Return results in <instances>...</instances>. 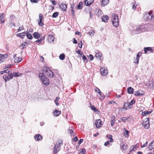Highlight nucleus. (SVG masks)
<instances>
[{"mask_svg": "<svg viewBox=\"0 0 154 154\" xmlns=\"http://www.w3.org/2000/svg\"><path fill=\"white\" fill-rule=\"evenodd\" d=\"M94 32L95 31L94 30L91 29L89 31V34L91 35H93Z\"/></svg>", "mask_w": 154, "mask_h": 154, "instance_id": "obj_43", "label": "nucleus"}, {"mask_svg": "<svg viewBox=\"0 0 154 154\" xmlns=\"http://www.w3.org/2000/svg\"><path fill=\"white\" fill-rule=\"evenodd\" d=\"M143 125L145 129L148 128L149 127V121H146L143 122Z\"/></svg>", "mask_w": 154, "mask_h": 154, "instance_id": "obj_19", "label": "nucleus"}, {"mask_svg": "<svg viewBox=\"0 0 154 154\" xmlns=\"http://www.w3.org/2000/svg\"><path fill=\"white\" fill-rule=\"evenodd\" d=\"M5 15L4 13L0 14V21L1 23H3L5 22Z\"/></svg>", "mask_w": 154, "mask_h": 154, "instance_id": "obj_17", "label": "nucleus"}, {"mask_svg": "<svg viewBox=\"0 0 154 154\" xmlns=\"http://www.w3.org/2000/svg\"><path fill=\"white\" fill-rule=\"evenodd\" d=\"M100 72L102 75L105 76L108 74V71L106 67H103L101 68L100 70Z\"/></svg>", "mask_w": 154, "mask_h": 154, "instance_id": "obj_6", "label": "nucleus"}, {"mask_svg": "<svg viewBox=\"0 0 154 154\" xmlns=\"http://www.w3.org/2000/svg\"><path fill=\"white\" fill-rule=\"evenodd\" d=\"M79 154H85V150L84 149H83L79 153Z\"/></svg>", "mask_w": 154, "mask_h": 154, "instance_id": "obj_46", "label": "nucleus"}, {"mask_svg": "<svg viewBox=\"0 0 154 154\" xmlns=\"http://www.w3.org/2000/svg\"><path fill=\"white\" fill-rule=\"evenodd\" d=\"M144 17L145 20L147 21L152 20L153 17L152 12L149 11L148 13H146L144 15Z\"/></svg>", "mask_w": 154, "mask_h": 154, "instance_id": "obj_5", "label": "nucleus"}, {"mask_svg": "<svg viewBox=\"0 0 154 154\" xmlns=\"http://www.w3.org/2000/svg\"><path fill=\"white\" fill-rule=\"evenodd\" d=\"M22 60V58L21 57H17L14 60V62L15 63H19Z\"/></svg>", "mask_w": 154, "mask_h": 154, "instance_id": "obj_29", "label": "nucleus"}, {"mask_svg": "<svg viewBox=\"0 0 154 154\" xmlns=\"http://www.w3.org/2000/svg\"><path fill=\"white\" fill-rule=\"evenodd\" d=\"M31 2L34 3H37L39 0H30Z\"/></svg>", "mask_w": 154, "mask_h": 154, "instance_id": "obj_52", "label": "nucleus"}, {"mask_svg": "<svg viewBox=\"0 0 154 154\" xmlns=\"http://www.w3.org/2000/svg\"><path fill=\"white\" fill-rule=\"evenodd\" d=\"M38 76L40 78L41 81L44 85L46 86H47L49 85V80L44 74L42 73H39Z\"/></svg>", "mask_w": 154, "mask_h": 154, "instance_id": "obj_2", "label": "nucleus"}, {"mask_svg": "<svg viewBox=\"0 0 154 154\" xmlns=\"http://www.w3.org/2000/svg\"><path fill=\"white\" fill-rule=\"evenodd\" d=\"M42 39H39L36 40L35 42L37 43H39L38 44H39L42 42Z\"/></svg>", "mask_w": 154, "mask_h": 154, "instance_id": "obj_55", "label": "nucleus"}, {"mask_svg": "<svg viewBox=\"0 0 154 154\" xmlns=\"http://www.w3.org/2000/svg\"><path fill=\"white\" fill-rule=\"evenodd\" d=\"M54 39V37L52 35H49L48 37V40L49 42L51 43L53 42Z\"/></svg>", "mask_w": 154, "mask_h": 154, "instance_id": "obj_16", "label": "nucleus"}, {"mask_svg": "<svg viewBox=\"0 0 154 154\" xmlns=\"http://www.w3.org/2000/svg\"><path fill=\"white\" fill-rule=\"evenodd\" d=\"M83 5V3L82 2H80L79 4L77 5L76 8L79 9L80 10L82 8V6Z\"/></svg>", "mask_w": 154, "mask_h": 154, "instance_id": "obj_25", "label": "nucleus"}, {"mask_svg": "<svg viewBox=\"0 0 154 154\" xmlns=\"http://www.w3.org/2000/svg\"><path fill=\"white\" fill-rule=\"evenodd\" d=\"M59 13L58 12H55L53 14L52 17L53 18H56L58 15Z\"/></svg>", "mask_w": 154, "mask_h": 154, "instance_id": "obj_41", "label": "nucleus"}, {"mask_svg": "<svg viewBox=\"0 0 154 154\" xmlns=\"http://www.w3.org/2000/svg\"><path fill=\"white\" fill-rule=\"evenodd\" d=\"M144 93L143 92L138 90L134 92V94L136 96H142L143 95Z\"/></svg>", "mask_w": 154, "mask_h": 154, "instance_id": "obj_14", "label": "nucleus"}, {"mask_svg": "<svg viewBox=\"0 0 154 154\" xmlns=\"http://www.w3.org/2000/svg\"><path fill=\"white\" fill-rule=\"evenodd\" d=\"M60 111L57 110L56 109H55L54 112V115L56 116H58L60 114Z\"/></svg>", "mask_w": 154, "mask_h": 154, "instance_id": "obj_36", "label": "nucleus"}, {"mask_svg": "<svg viewBox=\"0 0 154 154\" xmlns=\"http://www.w3.org/2000/svg\"><path fill=\"white\" fill-rule=\"evenodd\" d=\"M65 58V55L63 54H60L59 56V58L61 60H63Z\"/></svg>", "mask_w": 154, "mask_h": 154, "instance_id": "obj_39", "label": "nucleus"}, {"mask_svg": "<svg viewBox=\"0 0 154 154\" xmlns=\"http://www.w3.org/2000/svg\"><path fill=\"white\" fill-rule=\"evenodd\" d=\"M147 144H148L147 142H146L145 144H143V145H142L141 146V148H143V147L146 146L147 145Z\"/></svg>", "mask_w": 154, "mask_h": 154, "instance_id": "obj_56", "label": "nucleus"}, {"mask_svg": "<svg viewBox=\"0 0 154 154\" xmlns=\"http://www.w3.org/2000/svg\"><path fill=\"white\" fill-rule=\"evenodd\" d=\"M121 120L122 121L124 122H125L126 120L127 122H130L131 120V119L129 117H122Z\"/></svg>", "mask_w": 154, "mask_h": 154, "instance_id": "obj_18", "label": "nucleus"}, {"mask_svg": "<svg viewBox=\"0 0 154 154\" xmlns=\"http://www.w3.org/2000/svg\"><path fill=\"white\" fill-rule=\"evenodd\" d=\"M109 141H107L105 143L104 145L105 146H106L107 145L109 144Z\"/></svg>", "mask_w": 154, "mask_h": 154, "instance_id": "obj_60", "label": "nucleus"}, {"mask_svg": "<svg viewBox=\"0 0 154 154\" xmlns=\"http://www.w3.org/2000/svg\"><path fill=\"white\" fill-rule=\"evenodd\" d=\"M121 146L123 150H125L127 149V145L122 143L121 144Z\"/></svg>", "mask_w": 154, "mask_h": 154, "instance_id": "obj_37", "label": "nucleus"}, {"mask_svg": "<svg viewBox=\"0 0 154 154\" xmlns=\"http://www.w3.org/2000/svg\"><path fill=\"white\" fill-rule=\"evenodd\" d=\"M8 56V55L7 54H0V63H1L3 62L5 60V59L7 58Z\"/></svg>", "mask_w": 154, "mask_h": 154, "instance_id": "obj_9", "label": "nucleus"}, {"mask_svg": "<svg viewBox=\"0 0 154 154\" xmlns=\"http://www.w3.org/2000/svg\"><path fill=\"white\" fill-rule=\"evenodd\" d=\"M51 2L54 5H56V3L55 1L52 0L51 1Z\"/></svg>", "mask_w": 154, "mask_h": 154, "instance_id": "obj_62", "label": "nucleus"}, {"mask_svg": "<svg viewBox=\"0 0 154 154\" xmlns=\"http://www.w3.org/2000/svg\"><path fill=\"white\" fill-rule=\"evenodd\" d=\"M10 72V71L8 70H6L2 71H0V75L2 74L5 73H8Z\"/></svg>", "mask_w": 154, "mask_h": 154, "instance_id": "obj_38", "label": "nucleus"}, {"mask_svg": "<svg viewBox=\"0 0 154 154\" xmlns=\"http://www.w3.org/2000/svg\"><path fill=\"white\" fill-rule=\"evenodd\" d=\"M7 75L8 76V78H9L10 80H11L13 78V74L11 73H8V74H7Z\"/></svg>", "mask_w": 154, "mask_h": 154, "instance_id": "obj_42", "label": "nucleus"}, {"mask_svg": "<svg viewBox=\"0 0 154 154\" xmlns=\"http://www.w3.org/2000/svg\"><path fill=\"white\" fill-rule=\"evenodd\" d=\"M81 50H78L76 52V53L79 54H80L81 55H82V54H83V53H81Z\"/></svg>", "mask_w": 154, "mask_h": 154, "instance_id": "obj_57", "label": "nucleus"}, {"mask_svg": "<svg viewBox=\"0 0 154 154\" xmlns=\"http://www.w3.org/2000/svg\"><path fill=\"white\" fill-rule=\"evenodd\" d=\"M125 136L126 137H128V134L129 133V131L126 130H125Z\"/></svg>", "mask_w": 154, "mask_h": 154, "instance_id": "obj_51", "label": "nucleus"}, {"mask_svg": "<svg viewBox=\"0 0 154 154\" xmlns=\"http://www.w3.org/2000/svg\"><path fill=\"white\" fill-rule=\"evenodd\" d=\"M11 67V65H6L3 66V68L4 69H6L10 68Z\"/></svg>", "mask_w": 154, "mask_h": 154, "instance_id": "obj_50", "label": "nucleus"}, {"mask_svg": "<svg viewBox=\"0 0 154 154\" xmlns=\"http://www.w3.org/2000/svg\"><path fill=\"white\" fill-rule=\"evenodd\" d=\"M33 36L36 39H38L40 38V35L38 32H35L33 34Z\"/></svg>", "mask_w": 154, "mask_h": 154, "instance_id": "obj_31", "label": "nucleus"}, {"mask_svg": "<svg viewBox=\"0 0 154 154\" xmlns=\"http://www.w3.org/2000/svg\"><path fill=\"white\" fill-rule=\"evenodd\" d=\"M102 21L104 22H106L109 19V17L108 16H103L101 18Z\"/></svg>", "mask_w": 154, "mask_h": 154, "instance_id": "obj_23", "label": "nucleus"}, {"mask_svg": "<svg viewBox=\"0 0 154 154\" xmlns=\"http://www.w3.org/2000/svg\"><path fill=\"white\" fill-rule=\"evenodd\" d=\"M96 12L97 13L96 15H97L98 17H100L103 14L102 11L99 8L96 9Z\"/></svg>", "mask_w": 154, "mask_h": 154, "instance_id": "obj_20", "label": "nucleus"}, {"mask_svg": "<svg viewBox=\"0 0 154 154\" xmlns=\"http://www.w3.org/2000/svg\"><path fill=\"white\" fill-rule=\"evenodd\" d=\"M68 132L70 134H72L73 133V131L71 129H68Z\"/></svg>", "mask_w": 154, "mask_h": 154, "instance_id": "obj_54", "label": "nucleus"}, {"mask_svg": "<svg viewBox=\"0 0 154 154\" xmlns=\"http://www.w3.org/2000/svg\"><path fill=\"white\" fill-rule=\"evenodd\" d=\"M89 58L91 60H92L94 59L93 56L91 54H90L89 55Z\"/></svg>", "mask_w": 154, "mask_h": 154, "instance_id": "obj_53", "label": "nucleus"}, {"mask_svg": "<svg viewBox=\"0 0 154 154\" xmlns=\"http://www.w3.org/2000/svg\"><path fill=\"white\" fill-rule=\"evenodd\" d=\"M142 54V53L141 52H139L137 54L136 57L140 59V57L141 55Z\"/></svg>", "mask_w": 154, "mask_h": 154, "instance_id": "obj_49", "label": "nucleus"}, {"mask_svg": "<svg viewBox=\"0 0 154 154\" xmlns=\"http://www.w3.org/2000/svg\"><path fill=\"white\" fill-rule=\"evenodd\" d=\"M23 29V27L22 26V27H20L19 29H18V31H21V29Z\"/></svg>", "mask_w": 154, "mask_h": 154, "instance_id": "obj_61", "label": "nucleus"}, {"mask_svg": "<svg viewBox=\"0 0 154 154\" xmlns=\"http://www.w3.org/2000/svg\"><path fill=\"white\" fill-rule=\"evenodd\" d=\"M83 140L82 139H80L78 141V144H80L83 141Z\"/></svg>", "mask_w": 154, "mask_h": 154, "instance_id": "obj_58", "label": "nucleus"}, {"mask_svg": "<svg viewBox=\"0 0 154 154\" xmlns=\"http://www.w3.org/2000/svg\"><path fill=\"white\" fill-rule=\"evenodd\" d=\"M115 117L114 116H113L111 118V119L110 122H111V125L112 126L114 125V124L115 122Z\"/></svg>", "mask_w": 154, "mask_h": 154, "instance_id": "obj_33", "label": "nucleus"}, {"mask_svg": "<svg viewBox=\"0 0 154 154\" xmlns=\"http://www.w3.org/2000/svg\"><path fill=\"white\" fill-rule=\"evenodd\" d=\"M139 58L136 57V59H135L134 60V63L135 64H138L139 62Z\"/></svg>", "mask_w": 154, "mask_h": 154, "instance_id": "obj_47", "label": "nucleus"}, {"mask_svg": "<svg viewBox=\"0 0 154 154\" xmlns=\"http://www.w3.org/2000/svg\"><path fill=\"white\" fill-rule=\"evenodd\" d=\"M25 32L26 35L28 39H31L32 38V35L30 33L28 32V31Z\"/></svg>", "mask_w": 154, "mask_h": 154, "instance_id": "obj_30", "label": "nucleus"}, {"mask_svg": "<svg viewBox=\"0 0 154 154\" xmlns=\"http://www.w3.org/2000/svg\"><path fill=\"white\" fill-rule=\"evenodd\" d=\"M93 2V0H91L89 1H88L87 0H85V5H86L88 6L90 5H91L92 4Z\"/></svg>", "mask_w": 154, "mask_h": 154, "instance_id": "obj_21", "label": "nucleus"}, {"mask_svg": "<svg viewBox=\"0 0 154 154\" xmlns=\"http://www.w3.org/2000/svg\"><path fill=\"white\" fill-rule=\"evenodd\" d=\"M60 7L62 10L65 11L67 8V5L65 4L62 3L60 5Z\"/></svg>", "mask_w": 154, "mask_h": 154, "instance_id": "obj_15", "label": "nucleus"}, {"mask_svg": "<svg viewBox=\"0 0 154 154\" xmlns=\"http://www.w3.org/2000/svg\"><path fill=\"white\" fill-rule=\"evenodd\" d=\"M26 35V32H24L22 33H19L17 34V36L20 37L21 38H23Z\"/></svg>", "mask_w": 154, "mask_h": 154, "instance_id": "obj_24", "label": "nucleus"}, {"mask_svg": "<svg viewBox=\"0 0 154 154\" xmlns=\"http://www.w3.org/2000/svg\"><path fill=\"white\" fill-rule=\"evenodd\" d=\"M97 93L98 94V95L99 96V97L100 100H103L105 98V96L104 95H102V93L101 91L98 92Z\"/></svg>", "mask_w": 154, "mask_h": 154, "instance_id": "obj_32", "label": "nucleus"}, {"mask_svg": "<svg viewBox=\"0 0 154 154\" xmlns=\"http://www.w3.org/2000/svg\"><path fill=\"white\" fill-rule=\"evenodd\" d=\"M145 26L143 24L138 26L133 25L131 29L132 33L133 34H139L145 30Z\"/></svg>", "mask_w": 154, "mask_h": 154, "instance_id": "obj_1", "label": "nucleus"}, {"mask_svg": "<svg viewBox=\"0 0 154 154\" xmlns=\"http://www.w3.org/2000/svg\"><path fill=\"white\" fill-rule=\"evenodd\" d=\"M73 42L74 44H77V41L75 39V38H73Z\"/></svg>", "mask_w": 154, "mask_h": 154, "instance_id": "obj_63", "label": "nucleus"}, {"mask_svg": "<svg viewBox=\"0 0 154 154\" xmlns=\"http://www.w3.org/2000/svg\"><path fill=\"white\" fill-rule=\"evenodd\" d=\"M135 101L133 99L129 103H128V105L129 106V108L131 109L132 107V105L135 104Z\"/></svg>", "mask_w": 154, "mask_h": 154, "instance_id": "obj_26", "label": "nucleus"}, {"mask_svg": "<svg viewBox=\"0 0 154 154\" xmlns=\"http://www.w3.org/2000/svg\"><path fill=\"white\" fill-rule=\"evenodd\" d=\"M95 125L97 128L100 127L102 125V122L100 119H98L96 121Z\"/></svg>", "mask_w": 154, "mask_h": 154, "instance_id": "obj_12", "label": "nucleus"}, {"mask_svg": "<svg viewBox=\"0 0 154 154\" xmlns=\"http://www.w3.org/2000/svg\"><path fill=\"white\" fill-rule=\"evenodd\" d=\"M109 0H102L101 5L103 6H104L108 4Z\"/></svg>", "mask_w": 154, "mask_h": 154, "instance_id": "obj_27", "label": "nucleus"}, {"mask_svg": "<svg viewBox=\"0 0 154 154\" xmlns=\"http://www.w3.org/2000/svg\"><path fill=\"white\" fill-rule=\"evenodd\" d=\"M124 109H125V110H127L128 109H129L128 103L125 102V103L124 106Z\"/></svg>", "mask_w": 154, "mask_h": 154, "instance_id": "obj_35", "label": "nucleus"}, {"mask_svg": "<svg viewBox=\"0 0 154 154\" xmlns=\"http://www.w3.org/2000/svg\"><path fill=\"white\" fill-rule=\"evenodd\" d=\"M13 75L14 77H21L22 76L23 74L19 72H15L13 73Z\"/></svg>", "mask_w": 154, "mask_h": 154, "instance_id": "obj_22", "label": "nucleus"}, {"mask_svg": "<svg viewBox=\"0 0 154 154\" xmlns=\"http://www.w3.org/2000/svg\"><path fill=\"white\" fill-rule=\"evenodd\" d=\"M83 56L82 57V59L84 60L85 62H87V57L83 54Z\"/></svg>", "mask_w": 154, "mask_h": 154, "instance_id": "obj_48", "label": "nucleus"}, {"mask_svg": "<svg viewBox=\"0 0 154 154\" xmlns=\"http://www.w3.org/2000/svg\"><path fill=\"white\" fill-rule=\"evenodd\" d=\"M34 138L35 140L37 141L41 140L42 138V136L40 134H37L35 135L34 137Z\"/></svg>", "mask_w": 154, "mask_h": 154, "instance_id": "obj_13", "label": "nucleus"}, {"mask_svg": "<svg viewBox=\"0 0 154 154\" xmlns=\"http://www.w3.org/2000/svg\"><path fill=\"white\" fill-rule=\"evenodd\" d=\"M113 19L112 20V24L116 27H117L119 25V18L116 14H114L112 16Z\"/></svg>", "mask_w": 154, "mask_h": 154, "instance_id": "obj_3", "label": "nucleus"}, {"mask_svg": "<svg viewBox=\"0 0 154 154\" xmlns=\"http://www.w3.org/2000/svg\"><path fill=\"white\" fill-rule=\"evenodd\" d=\"M144 50L145 53L146 54H148L152 52L153 50L151 47H145L144 48Z\"/></svg>", "mask_w": 154, "mask_h": 154, "instance_id": "obj_10", "label": "nucleus"}, {"mask_svg": "<svg viewBox=\"0 0 154 154\" xmlns=\"http://www.w3.org/2000/svg\"><path fill=\"white\" fill-rule=\"evenodd\" d=\"M43 15L42 14L40 13L39 14V21H38V24L39 25L42 26L44 24L42 22L43 19Z\"/></svg>", "mask_w": 154, "mask_h": 154, "instance_id": "obj_11", "label": "nucleus"}, {"mask_svg": "<svg viewBox=\"0 0 154 154\" xmlns=\"http://www.w3.org/2000/svg\"><path fill=\"white\" fill-rule=\"evenodd\" d=\"M9 24L11 27H15V25L12 22L10 23Z\"/></svg>", "mask_w": 154, "mask_h": 154, "instance_id": "obj_59", "label": "nucleus"}, {"mask_svg": "<svg viewBox=\"0 0 154 154\" xmlns=\"http://www.w3.org/2000/svg\"><path fill=\"white\" fill-rule=\"evenodd\" d=\"M44 71H45V74L50 78L53 77L54 74L53 72L48 67L44 66L43 68Z\"/></svg>", "mask_w": 154, "mask_h": 154, "instance_id": "obj_4", "label": "nucleus"}, {"mask_svg": "<svg viewBox=\"0 0 154 154\" xmlns=\"http://www.w3.org/2000/svg\"><path fill=\"white\" fill-rule=\"evenodd\" d=\"M3 78L4 79L5 81L6 82L10 80L9 78H8V76L7 74L3 75Z\"/></svg>", "mask_w": 154, "mask_h": 154, "instance_id": "obj_34", "label": "nucleus"}, {"mask_svg": "<svg viewBox=\"0 0 154 154\" xmlns=\"http://www.w3.org/2000/svg\"><path fill=\"white\" fill-rule=\"evenodd\" d=\"M95 57L97 58H98L101 62H102L103 58L102 57V54L101 53L98 51H97L95 52Z\"/></svg>", "mask_w": 154, "mask_h": 154, "instance_id": "obj_7", "label": "nucleus"}, {"mask_svg": "<svg viewBox=\"0 0 154 154\" xmlns=\"http://www.w3.org/2000/svg\"><path fill=\"white\" fill-rule=\"evenodd\" d=\"M91 108L92 109L93 111L95 112H96L97 111H98V110L94 106H91Z\"/></svg>", "mask_w": 154, "mask_h": 154, "instance_id": "obj_40", "label": "nucleus"}, {"mask_svg": "<svg viewBox=\"0 0 154 154\" xmlns=\"http://www.w3.org/2000/svg\"><path fill=\"white\" fill-rule=\"evenodd\" d=\"M95 91L98 92H99L100 91V90L97 88L96 87L95 88Z\"/></svg>", "mask_w": 154, "mask_h": 154, "instance_id": "obj_64", "label": "nucleus"}, {"mask_svg": "<svg viewBox=\"0 0 154 154\" xmlns=\"http://www.w3.org/2000/svg\"><path fill=\"white\" fill-rule=\"evenodd\" d=\"M128 92L129 94H132L133 93L134 90L133 88L130 87L127 89Z\"/></svg>", "mask_w": 154, "mask_h": 154, "instance_id": "obj_28", "label": "nucleus"}, {"mask_svg": "<svg viewBox=\"0 0 154 154\" xmlns=\"http://www.w3.org/2000/svg\"><path fill=\"white\" fill-rule=\"evenodd\" d=\"M147 86L149 88H152L153 86V84L152 82L151 83H149L147 84Z\"/></svg>", "mask_w": 154, "mask_h": 154, "instance_id": "obj_44", "label": "nucleus"}, {"mask_svg": "<svg viewBox=\"0 0 154 154\" xmlns=\"http://www.w3.org/2000/svg\"><path fill=\"white\" fill-rule=\"evenodd\" d=\"M150 112L149 111H144L142 113V115L143 116H145L146 114H148L150 113Z\"/></svg>", "mask_w": 154, "mask_h": 154, "instance_id": "obj_45", "label": "nucleus"}, {"mask_svg": "<svg viewBox=\"0 0 154 154\" xmlns=\"http://www.w3.org/2000/svg\"><path fill=\"white\" fill-rule=\"evenodd\" d=\"M60 143H59L58 144L57 143L55 145L54 150V154H57V152L60 150Z\"/></svg>", "mask_w": 154, "mask_h": 154, "instance_id": "obj_8", "label": "nucleus"}]
</instances>
